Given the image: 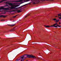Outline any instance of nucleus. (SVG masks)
<instances>
[{
	"instance_id": "obj_1",
	"label": "nucleus",
	"mask_w": 61,
	"mask_h": 61,
	"mask_svg": "<svg viewBox=\"0 0 61 61\" xmlns=\"http://www.w3.org/2000/svg\"><path fill=\"white\" fill-rule=\"evenodd\" d=\"M6 4H9V5L7 6H11V7L8 8H4V7H0V9H3L5 10H10V11H11L12 10V9H15V8H16V7L19 6V5H13L12 4L10 3L9 1L7 2Z\"/></svg>"
},
{
	"instance_id": "obj_2",
	"label": "nucleus",
	"mask_w": 61,
	"mask_h": 61,
	"mask_svg": "<svg viewBox=\"0 0 61 61\" xmlns=\"http://www.w3.org/2000/svg\"><path fill=\"white\" fill-rule=\"evenodd\" d=\"M32 57L34 58H36V57L32 55H23V56H22L21 57V59H23V58L24 57H25V58H27V57Z\"/></svg>"
},
{
	"instance_id": "obj_3",
	"label": "nucleus",
	"mask_w": 61,
	"mask_h": 61,
	"mask_svg": "<svg viewBox=\"0 0 61 61\" xmlns=\"http://www.w3.org/2000/svg\"><path fill=\"white\" fill-rule=\"evenodd\" d=\"M52 27H61V25H58L57 23H56L55 24H53V25H51Z\"/></svg>"
},
{
	"instance_id": "obj_4",
	"label": "nucleus",
	"mask_w": 61,
	"mask_h": 61,
	"mask_svg": "<svg viewBox=\"0 0 61 61\" xmlns=\"http://www.w3.org/2000/svg\"><path fill=\"white\" fill-rule=\"evenodd\" d=\"M53 20H54V21H56V23H57V22H59V20H57L56 18H54V19H53Z\"/></svg>"
},
{
	"instance_id": "obj_5",
	"label": "nucleus",
	"mask_w": 61,
	"mask_h": 61,
	"mask_svg": "<svg viewBox=\"0 0 61 61\" xmlns=\"http://www.w3.org/2000/svg\"><path fill=\"white\" fill-rule=\"evenodd\" d=\"M44 26L46 27H47L48 28V27H52V25H51V26L46 25H44Z\"/></svg>"
},
{
	"instance_id": "obj_6",
	"label": "nucleus",
	"mask_w": 61,
	"mask_h": 61,
	"mask_svg": "<svg viewBox=\"0 0 61 61\" xmlns=\"http://www.w3.org/2000/svg\"><path fill=\"white\" fill-rule=\"evenodd\" d=\"M58 16H61V14H58Z\"/></svg>"
},
{
	"instance_id": "obj_7",
	"label": "nucleus",
	"mask_w": 61,
	"mask_h": 61,
	"mask_svg": "<svg viewBox=\"0 0 61 61\" xmlns=\"http://www.w3.org/2000/svg\"><path fill=\"white\" fill-rule=\"evenodd\" d=\"M17 12H18V13H19V12H21V10H19L17 11Z\"/></svg>"
},
{
	"instance_id": "obj_8",
	"label": "nucleus",
	"mask_w": 61,
	"mask_h": 61,
	"mask_svg": "<svg viewBox=\"0 0 61 61\" xmlns=\"http://www.w3.org/2000/svg\"><path fill=\"white\" fill-rule=\"evenodd\" d=\"M23 0H19L17 1V2H22V1H23Z\"/></svg>"
},
{
	"instance_id": "obj_9",
	"label": "nucleus",
	"mask_w": 61,
	"mask_h": 61,
	"mask_svg": "<svg viewBox=\"0 0 61 61\" xmlns=\"http://www.w3.org/2000/svg\"><path fill=\"white\" fill-rule=\"evenodd\" d=\"M15 25V24H12L11 25H10V26H14Z\"/></svg>"
},
{
	"instance_id": "obj_10",
	"label": "nucleus",
	"mask_w": 61,
	"mask_h": 61,
	"mask_svg": "<svg viewBox=\"0 0 61 61\" xmlns=\"http://www.w3.org/2000/svg\"><path fill=\"white\" fill-rule=\"evenodd\" d=\"M6 0H3L1 1H0V3H1V2H3V1H5Z\"/></svg>"
},
{
	"instance_id": "obj_11",
	"label": "nucleus",
	"mask_w": 61,
	"mask_h": 61,
	"mask_svg": "<svg viewBox=\"0 0 61 61\" xmlns=\"http://www.w3.org/2000/svg\"><path fill=\"white\" fill-rule=\"evenodd\" d=\"M5 17V16L3 15H1L0 16V17Z\"/></svg>"
},
{
	"instance_id": "obj_12",
	"label": "nucleus",
	"mask_w": 61,
	"mask_h": 61,
	"mask_svg": "<svg viewBox=\"0 0 61 61\" xmlns=\"http://www.w3.org/2000/svg\"><path fill=\"white\" fill-rule=\"evenodd\" d=\"M58 18H59V19H61V16H60V17H58Z\"/></svg>"
},
{
	"instance_id": "obj_13",
	"label": "nucleus",
	"mask_w": 61,
	"mask_h": 61,
	"mask_svg": "<svg viewBox=\"0 0 61 61\" xmlns=\"http://www.w3.org/2000/svg\"><path fill=\"white\" fill-rule=\"evenodd\" d=\"M20 61H24L23 59H21Z\"/></svg>"
},
{
	"instance_id": "obj_14",
	"label": "nucleus",
	"mask_w": 61,
	"mask_h": 61,
	"mask_svg": "<svg viewBox=\"0 0 61 61\" xmlns=\"http://www.w3.org/2000/svg\"><path fill=\"white\" fill-rule=\"evenodd\" d=\"M61 24V22H59V25H60Z\"/></svg>"
},
{
	"instance_id": "obj_15",
	"label": "nucleus",
	"mask_w": 61,
	"mask_h": 61,
	"mask_svg": "<svg viewBox=\"0 0 61 61\" xmlns=\"http://www.w3.org/2000/svg\"><path fill=\"white\" fill-rule=\"evenodd\" d=\"M33 4H36V3H35V2H34L33 3Z\"/></svg>"
},
{
	"instance_id": "obj_16",
	"label": "nucleus",
	"mask_w": 61,
	"mask_h": 61,
	"mask_svg": "<svg viewBox=\"0 0 61 61\" xmlns=\"http://www.w3.org/2000/svg\"><path fill=\"white\" fill-rule=\"evenodd\" d=\"M46 1H48V0H43V1H46Z\"/></svg>"
},
{
	"instance_id": "obj_17",
	"label": "nucleus",
	"mask_w": 61,
	"mask_h": 61,
	"mask_svg": "<svg viewBox=\"0 0 61 61\" xmlns=\"http://www.w3.org/2000/svg\"><path fill=\"white\" fill-rule=\"evenodd\" d=\"M57 17V16H55V17Z\"/></svg>"
},
{
	"instance_id": "obj_18",
	"label": "nucleus",
	"mask_w": 61,
	"mask_h": 61,
	"mask_svg": "<svg viewBox=\"0 0 61 61\" xmlns=\"http://www.w3.org/2000/svg\"><path fill=\"white\" fill-rule=\"evenodd\" d=\"M16 17V16H14V17Z\"/></svg>"
},
{
	"instance_id": "obj_19",
	"label": "nucleus",
	"mask_w": 61,
	"mask_h": 61,
	"mask_svg": "<svg viewBox=\"0 0 61 61\" xmlns=\"http://www.w3.org/2000/svg\"><path fill=\"white\" fill-rule=\"evenodd\" d=\"M9 60H10H10H9Z\"/></svg>"
},
{
	"instance_id": "obj_20",
	"label": "nucleus",
	"mask_w": 61,
	"mask_h": 61,
	"mask_svg": "<svg viewBox=\"0 0 61 61\" xmlns=\"http://www.w3.org/2000/svg\"><path fill=\"white\" fill-rule=\"evenodd\" d=\"M17 60H17L16 61H17Z\"/></svg>"
}]
</instances>
